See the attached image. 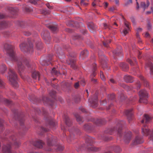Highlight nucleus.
Masks as SVG:
<instances>
[{
    "label": "nucleus",
    "instance_id": "1",
    "mask_svg": "<svg viewBox=\"0 0 153 153\" xmlns=\"http://www.w3.org/2000/svg\"><path fill=\"white\" fill-rule=\"evenodd\" d=\"M4 48L7 55H8L13 60L16 61V63L18 67L22 66L23 67L25 66L31 67L36 66L35 64H32L27 59H25L23 62H22L21 60L18 59L16 56L14 51V47L11 45L6 43L4 45Z\"/></svg>",
    "mask_w": 153,
    "mask_h": 153
},
{
    "label": "nucleus",
    "instance_id": "2",
    "mask_svg": "<svg viewBox=\"0 0 153 153\" xmlns=\"http://www.w3.org/2000/svg\"><path fill=\"white\" fill-rule=\"evenodd\" d=\"M8 73L9 75L8 79L10 83L15 88H17L18 86V85L16 81L17 78L16 74L11 69H9Z\"/></svg>",
    "mask_w": 153,
    "mask_h": 153
},
{
    "label": "nucleus",
    "instance_id": "3",
    "mask_svg": "<svg viewBox=\"0 0 153 153\" xmlns=\"http://www.w3.org/2000/svg\"><path fill=\"white\" fill-rule=\"evenodd\" d=\"M20 47L21 51L24 52L31 53L33 51V46L31 43H29V45H27L23 43L20 45Z\"/></svg>",
    "mask_w": 153,
    "mask_h": 153
},
{
    "label": "nucleus",
    "instance_id": "4",
    "mask_svg": "<svg viewBox=\"0 0 153 153\" xmlns=\"http://www.w3.org/2000/svg\"><path fill=\"white\" fill-rule=\"evenodd\" d=\"M140 97V102L144 103H147L146 98L148 97V94L145 90H142L139 92Z\"/></svg>",
    "mask_w": 153,
    "mask_h": 153
},
{
    "label": "nucleus",
    "instance_id": "5",
    "mask_svg": "<svg viewBox=\"0 0 153 153\" xmlns=\"http://www.w3.org/2000/svg\"><path fill=\"white\" fill-rule=\"evenodd\" d=\"M124 29L123 30V33L125 35L128 33L130 30L131 25L130 23L128 22L125 20L124 21Z\"/></svg>",
    "mask_w": 153,
    "mask_h": 153
},
{
    "label": "nucleus",
    "instance_id": "6",
    "mask_svg": "<svg viewBox=\"0 0 153 153\" xmlns=\"http://www.w3.org/2000/svg\"><path fill=\"white\" fill-rule=\"evenodd\" d=\"M68 65H70L71 67H75L76 65V59L74 56H72L69 55L68 57Z\"/></svg>",
    "mask_w": 153,
    "mask_h": 153
},
{
    "label": "nucleus",
    "instance_id": "7",
    "mask_svg": "<svg viewBox=\"0 0 153 153\" xmlns=\"http://www.w3.org/2000/svg\"><path fill=\"white\" fill-rule=\"evenodd\" d=\"M99 57L101 66H102V67L107 66V59L105 56L103 55H102L100 56Z\"/></svg>",
    "mask_w": 153,
    "mask_h": 153
},
{
    "label": "nucleus",
    "instance_id": "8",
    "mask_svg": "<svg viewBox=\"0 0 153 153\" xmlns=\"http://www.w3.org/2000/svg\"><path fill=\"white\" fill-rule=\"evenodd\" d=\"M41 35L43 39L46 40L50 41L51 39V37L49 35L48 32L47 31H43L42 32Z\"/></svg>",
    "mask_w": 153,
    "mask_h": 153
},
{
    "label": "nucleus",
    "instance_id": "9",
    "mask_svg": "<svg viewBox=\"0 0 153 153\" xmlns=\"http://www.w3.org/2000/svg\"><path fill=\"white\" fill-rule=\"evenodd\" d=\"M88 27L90 31L92 32L96 28V26L92 22H89L88 24Z\"/></svg>",
    "mask_w": 153,
    "mask_h": 153
},
{
    "label": "nucleus",
    "instance_id": "10",
    "mask_svg": "<svg viewBox=\"0 0 153 153\" xmlns=\"http://www.w3.org/2000/svg\"><path fill=\"white\" fill-rule=\"evenodd\" d=\"M40 63L43 66H53L52 63L50 62H47L46 60L42 61Z\"/></svg>",
    "mask_w": 153,
    "mask_h": 153
},
{
    "label": "nucleus",
    "instance_id": "11",
    "mask_svg": "<svg viewBox=\"0 0 153 153\" xmlns=\"http://www.w3.org/2000/svg\"><path fill=\"white\" fill-rule=\"evenodd\" d=\"M88 54V51L87 50H84L82 51L80 53V58L81 59H83L84 57L87 56Z\"/></svg>",
    "mask_w": 153,
    "mask_h": 153
},
{
    "label": "nucleus",
    "instance_id": "12",
    "mask_svg": "<svg viewBox=\"0 0 153 153\" xmlns=\"http://www.w3.org/2000/svg\"><path fill=\"white\" fill-rule=\"evenodd\" d=\"M121 48L120 47L119 48H117L113 51V54L114 56L119 55L121 52Z\"/></svg>",
    "mask_w": 153,
    "mask_h": 153
},
{
    "label": "nucleus",
    "instance_id": "13",
    "mask_svg": "<svg viewBox=\"0 0 153 153\" xmlns=\"http://www.w3.org/2000/svg\"><path fill=\"white\" fill-rule=\"evenodd\" d=\"M32 77L34 79H36L37 77L38 80H39V74L38 72L37 71H34L32 73Z\"/></svg>",
    "mask_w": 153,
    "mask_h": 153
},
{
    "label": "nucleus",
    "instance_id": "14",
    "mask_svg": "<svg viewBox=\"0 0 153 153\" xmlns=\"http://www.w3.org/2000/svg\"><path fill=\"white\" fill-rule=\"evenodd\" d=\"M124 78L126 82H132V77L129 76L125 75L124 77Z\"/></svg>",
    "mask_w": 153,
    "mask_h": 153
},
{
    "label": "nucleus",
    "instance_id": "15",
    "mask_svg": "<svg viewBox=\"0 0 153 153\" xmlns=\"http://www.w3.org/2000/svg\"><path fill=\"white\" fill-rule=\"evenodd\" d=\"M7 25V23L5 21L0 22V29L6 27Z\"/></svg>",
    "mask_w": 153,
    "mask_h": 153
},
{
    "label": "nucleus",
    "instance_id": "16",
    "mask_svg": "<svg viewBox=\"0 0 153 153\" xmlns=\"http://www.w3.org/2000/svg\"><path fill=\"white\" fill-rule=\"evenodd\" d=\"M48 27L53 32H55L57 30V27L56 26L50 25Z\"/></svg>",
    "mask_w": 153,
    "mask_h": 153
},
{
    "label": "nucleus",
    "instance_id": "17",
    "mask_svg": "<svg viewBox=\"0 0 153 153\" xmlns=\"http://www.w3.org/2000/svg\"><path fill=\"white\" fill-rule=\"evenodd\" d=\"M142 132L144 134L146 135H148V132L149 131L146 128H142Z\"/></svg>",
    "mask_w": 153,
    "mask_h": 153
},
{
    "label": "nucleus",
    "instance_id": "18",
    "mask_svg": "<svg viewBox=\"0 0 153 153\" xmlns=\"http://www.w3.org/2000/svg\"><path fill=\"white\" fill-rule=\"evenodd\" d=\"M29 2L32 4L36 5L39 3V1L38 0H29Z\"/></svg>",
    "mask_w": 153,
    "mask_h": 153
},
{
    "label": "nucleus",
    "instance_id": "19",
    "mask_svg": "<svg viewBox=\"0 0 153 153\" xmlns=\"http://www.w3.org/2000/svg\"><path fill=\"white\" fill-rule=\"evenodd\" d=\"M146 120V123H148L149 121H150V120L151 119V118L149 117L148 115H144V118Z\"/></svg>",
    "mask_w": 153,
    "mask_h": 153
},
{
    "label": "nucleus",
    "instance_id": "20",
    "mask_svg": "<svg viewBox=\"0 0 153 153\" xmlns=\"http://www.w3.org/2000/svg\"><path fill=\"white\" fill-rule=\"evenodd\" d=\"M85 0H81L80 4L82 6H85L88 5V3L84 2Z\"/></svg>",
    "mask_w": 153,
    "mask_h": 153
},
{
    "label": "nucleus",
    "instance_id": "21",
    "mask_svg": "<svg viewBox=\"0 0 153 153\" xmlns=\"http://www.w3.org/2000/svg\"><path fill=\"white\" fill-rule=\"evenodd\" d=\"M111 41L109 40L108 41H105V42H103V45L106 47H108V44L110 43Z\"/></svg>",
    "mask_w": 153,
    "mask_h": 153
},
{
    "label": "nucleus",
    "instance_id": "22",
    "mask_svg": "<svg viewBox=\"0 0 153 153\" xmlns=\"http://www.w3.org/2000/svg\"><path fill=\"white\" fill-rule=\"evenodd\" d=\"M141 6L144 9V10L146 8V6L145 3L144 2H141L140 3Z\"/></svg>",
    "mask_w": 153,
    "mask_h": 153
},
{
    "label": "nucleus",
    "instance_id": "23",
    "mask_svg": "<svg viewBox=\"0 0 153 153\" xmlns=\"http://www.w3.org/2000/svg\"><path fill=\"white\" fill-rule=\"evenodd\" d=\"M42 43L41 42H39V43L36 44V47L38 49H40L42 48Z\"/></svg>",
    "mask_w": 153,
    "mask_h": 153
},
{
    "label": "nucleus",
    "instance_id": "24",
    "mask_svg": "<svg viewBox=\"0 0 153 153\" xmlns=\"http://www.w3.org/2000/svg\"><path fill=\"white\" fill-rule=\"evenodd\" d=\"M131 110H128L125 111V113L128 116H131L132 114L131 112Z\"/></svg>",
    "mask_w": 153,
    "mask_h": 153
},
{
    "label": "nucleus",
    "instance_id": "25",
    "mask_svg": "<svg viewBox=\"0 0 153 153\" xmlns=\"http://www.w3.org/2000/svg\"><path fill=\"white\" fill-rule=\"evenodd\" d=\"M127 64L123 62H121L120 64V67H127Z\"/></svg>",
    "mask_w": 153,
    "mask_h": 153
},
{
    "label": "nucleus",
    "instance_id": "26",
    "mask_svg": "<svg viewBox=\"0 0 153 153\" xmlns=\"http://www.w3.org/2000/svg\"><path fill=\"white\" fill-rule=\"evenodd\" d=\"M3 151L4 153H9L10 152V148H4L3 149Z\"/></svg>",
    "mask_w": 153,
    "mask_h": 153
},
{
    "label": "nucleus",
    "instance_id": "27",
    "mask_svg": "<svg viewBox=\"0 0 153 153\" xmlns=\"http://www.w3.org/2000/svg\"><path fill=\"white\" fill-rule=\"evenodd\" d=\"M100 77L101 79L103 81L105 80V78L104 76L103 73L102 72L100 71Z\"/></svg>",
    "mask_w": 153,
    "mask_h": 153
},
{
    "label": "nucleus",
    "instance_id": "28",
    "mask_svg": "<svg viewBox=\"0 0 153 153\" xmlns=\"http://www.w3.org/2000/svg\"><path fill=\"white\" fill-rule=\"evenodd\" d=\"M6 70V68H0V72L1 73H4Z\"/></svg>",
    "mask_w": 153,
    "mask_h": 153
},
{
    "label": "nucleus",
    "instance_id": "29",
    "mask_svg": "<svg viewBox=\"0 0 153 153\" xmlns=\"http://www.w3.org/2000/svg\"><path fill=\"white\" fill-rule=\"evenodd\" d=\"M97 96H96L94 98V100H91V99H89V101L90 102H91V103H94V102H96L97 100Z\"/></svg>",
    "mask_w": 153,
    "mask_h": 153
},
{
    "label": "nucleus",
    "instance_id": "30",
    "mask_svg": "<svg viewBox=\"0 0 153 153\" xmlns=\"http://www.w3.org/2000/svg\"><path fill=\"white\" fill-rule=\"evenodd\" d=\"M147 67H153V64L150 61L148 62V63H147Z\"/></svg>",
    "mask_w": 153,
    "mask_h": 153
},
{
    "label": "nucleus",
    "instance_id": "31",
    "mask_svg": "<svg viewBox=\"0 0 153 153\" xmlns=\"http://www.w3.org/2000/svg\"><path fill=\"white\" fill-rule=\"evenodd\" d=\"M9 10H11L13 12L12 13H15L16 11L17 10L14 9L13 7H11L10 8Z\"/></svg>",
    "mask_w": 153,
    "mask_h": 153
},
{
    "label": "nucleus",
    "instance_id": "32",
    "mask_svg": "<svg viewBox=\"0 0 153 153\" xmlns=\"http://www.w3.org/2000/svg\"><path fill=\"white\" fill-rule=\"evenodd\" d=\"M127 61L130 64L131 66H132L133 65V62H132V61L131 60V59H127Z\"/></svg>",
    "mask_w": 153,
    "mask_h": 153
},
{
    "label": "nucleus",
    "instance_id": "33",
    "mask_svg": "<svg viewBox=\"0 0 153 153\" xmlns=\"http://www.w3.org/2000/svg\"><path fill=\"white\" fill-rule=\"evenodd\" d=\"M80 84L83 86H84L85 85V81L84 79H82L80 82Z\"/></svg>",
    "mask_w": 153,
    "mask_h": 153
},
{
    "label": "nucleus",
    "instance_id": "34",
    "mask_svg": "<svg viewBox=\"0 0 153 153\" xmlns=\"http://www.w3.org/2000/svg\"><path fill=\"white\" fill-rule=\"evenodd\" d=\"M76 120L78 122L80 123V122H82V118L79 117H77Z\"/></svg>",
    "mask_w": 153,
    "mask_h": 153
},
{
    "label": "nucleus",
    "instance_id": "35",
    "mask_svg": "<svg viewBox=\"0 0 153 153\" xmlns=\"http://www.w3.org/2000/svg\"><path fill=\"white\" fill-rule=\"evenodd\" d=\"M147 27L148 29L149 30H150L151 28V25L149 23H148L147 25Z\"/></svg>",
    "mask_w": 153,
    "mask_h": 153
},
{
    "label": "nucleus",
    "instance_id": "36",
    "mask_svg": "<svg viewBox=\"0 0 153 153\" xmlns=\"http://www.w3.org/2000/svg\"><path fill=\"white\" fill-rule=\"evenodd\" d=\"M130 19H131V21L132 22L133 24H135V20L134 19V18L133 17H131L130 18Z\"/></svg>",
    "mask_w": 153,
    "mask_h": 153
},
{
    "label": "nucleus",
    "instance_id": "37",
    "mask_svg": "<svg viewBox=\"0 0 153 153\" xmlns=\"http://www.w3.org/2000/svg\"><path fill=\"white\" fill-rule=\"evenodd\" d=\"M79 87V82H76L74 85V87L76 88H77Z\"/></svg>",
    "mask_w": 153,
    "mask_h": 153
},
{
    "label": "nucleus",
    "instance_id": "38",
    "mask_svg": "<svg viewBox=\"0 0 153 153\" xmlns=\"http://www.w3.org/2000/svg\"><path fill=\"white\" fill-rule=\"evenodd\" d=\"M111 1L113 2L114 1L116 4H119V0H112Z\"/></svg>",
    "mask_w": 153,
    "mask_h": 153
},
{
    "label": "nucleus",
    "instance_id": "39",
    "mask_svg": "<svg viewBox=\"0 0 153 153\" xmlns=\"http://www.w3.org/2000/svg\"><path fill=\"white\" fill-rule=\"evenodd\" d=\"M90 66L91 67H96L97 66L96 64L95 63H91Z\"/></svg>",
    "mask_w": 153,
    "mask_h": 153
},
{
    "label": "nucleus",
    "instance_id": "40",
    "mask_svg": "<svg viewBox=\"0 0 153 153\" xmlns=\"http://www.w3.org/2000/svg\"><path fill=\"white\" fill-rule=\"evenodd\" d=\"M4 17L5 16L3 14L0 13V19L4 18Z\"/></svg>",
    "mask_w": 153,
    "mask_h": 153
},
{
    "label": "nucleus",
    "instance_id": "41",
    "mask_svg": "<svg viewBox=\"0 0 153 153\" xmlns=\"http://www.w3.org/2000/svg\"><path fill=\"white\" fill-rule=\"evenodd\" d=\"M46 5L47 6V7L49 8V9H52V7L51 6H50L49 3L47 4Z\"/></svg>",
    "mask_w": 153,
    "mask_h": 153
},
{
    "label": "nucleus",
    "instance_id": "42",
    "mask_svg": "<svg viewBox=\"0 0 153 153\" xmlns=\"http://www.w3.org/2000/svg\"><path fill=\"white\" fill-rule=\"evenodd\" d=\"M48 59L49 60L51 61L52 60L53 58V56L52 55H49L48 56Z\"/></svg>",
    "mask_w": 153,
    "mask_h": 153
},
{
    "label": "nucleus",
    "instance_id": "43",
    "mask_svg": "<svg viewBox=\"0 0 153 153\" xmlns=\"http://www.w3.org/2000/svg\"><path fill=\"white\" fill-rule=\"evenodd\" d=\"M80 37V36H74V38L73 39H78Z\"/></svg>",
    "mask_w": 153,
    "mask_h": 153
},
{
    "label": "nucleus",
    "instance_id": "44",
    "mask_svg": "<svg viewBox=\"0 0 153 153\" xmlns=\"http://www.w3.org/2000/svg\"><path fill=\"white\" fill-rule=\"evenodd\" d=\"M149 1L148 0H147L146 1V8H147L149 6Z\"/></svg>",
    "mask_w": 153,
    "mask_h": 153
},
{
    "label": "nucleus",
    "instance_id": "45",
    "mask_svg": "<svg viewBox=\"0 0 153 153\" xmlns=\"http://www.w3.org/2000/svg\"><path fill=\"white\" fill-rule=\"evenodd\" d=\"M128 68H122V70L124 71H126L128 70Z\"/></svg>",
    "mask_w": 153,
    "mask_h": 153
},
{
    "label": "nucleus",
    "instance_id": "46",
    "mask_svg": "<svg viewBox=\"0 0 153 153\" xmlns=\"http://www.w3.org/2000/svg\"><path fill=\"white\" fill-rule=\"evenodd\" d=\"M142 29L140 28H139L137 29V32H140L142 31Z\"/></svg>",
    "mask_w": 153,
    "mask_h": 153
},
{
    "label": "nucleus",
    "instance_id": "47",
    "mask_svg": "<svg viewBox=\"0 0 153 153\" xmlns=\"http://www.w3.org/2000/svg\"><path fill=\"white\" fill-rule=\"evenodd\" d=\"M30 34V33L29 32H26V33H25V35L27 36H29Z\"/></svg>",
    "mask_w": 153,
    "mask_h": 153
},
{
    "label": "nucleus",
    "instance_id": "48",
    "mask_svg": "<svg viewBox=\"0 0 153 153\" xmlns=\"http://www.w3.org/2000/svg\"><path fill=\"white\" fill-rule=\"evenodd\" d=\"M136 4H137L136 9L137 10H138L139 8V4L137 2Z\"/></svg>",
    "mask_w": 153,
    "mask_h": 153
},
{
    "label": "nucleus",
    "instance_id": "49",
    "mask_svg": "<svg viewBox=\"0 0 153 153\" xmlns=\"http://www.w3.org/2000/svg\"><path fill=\"white\" fill-rule=\"evenodd\" d=\"M108 5V3L107 2H105L104 6L105 8H106Z\"/></svg>",
    "mask_w": 153,
    "mask_h": 153
},
{
    "label": "nucleus",
    "instance_id": "50",
    "mask_svg": "<svg viewBox=\"0 0 153 153\" xmlns=\"http://www.w3.org/2000/svg\"><path fill=\"white\" fill-rule=\"evenodd\" d=\"M110 81L112 83H115V81H114V79H111L110 80Z\"/></svg>",
    "mask_w": 153,
    "mask_h": 153
},
{
    "label": "nucleus",
    "instance_id": "51",
    "mask_svg": "<svg viewBox=\"0 0 153 153\" xmlns=\"http://www.w3.org/2000/svg\"><path fill=\"white\" fill-rule=\"evenodd\" d=\"M74 24V22L73 21H72L71 24H70L69 23L68 24V25L69 26H73V25Z\"/></svg>",
    "mask_w": 153,
    "mask_h": 153
},
{
    "label": "nucleus",
    "instance_id": "52",
    "mask_svg": "<svg viewBox=\"0 0 153 153\" xmlns=\"http://www.w3.org/2000/svg\"><path fill=\"white\" fill-rule=\"evenodd\" d=\"M141 53L140 52H139L138 56V58L139 59H140L141 58Z\"/></svg>",
    "mask_w": 153,
    "mask_h": 153
},
{
    "label": "nucleus",
    "instance_id": "53",
    "mask_svg": "<svg viewBox=\"0 0 153 153\" xmlns=\"http://www.w3.org/2000/svg\"><path fill=\"white\" fill-rule=\"evenodd\" d=\"M103 26L105 28H107L108 27L107 25L105 23L104 24Z\"/></svg>",
    "mask_w": 153,
    "mask_h": 153
},
{
    "label": "nucleus",
    "instance_id": "54",
    "mask_svg": "<svg viewBox=\"0 0 153 153\" xmlns=\"http://www.w3.org/2000/svg\"><path fill=\"white\" fill-rule=\"evenodd\" d=\"M3 85L2 82L0 79V86H1Z\"/></svg>",
    "mask_w": 153,
    "mask_h": 153
},
{
    "label": "nucleus",
    "instance_id": "55",
    "mask_svg": "<svg viewBox=\"0 0 153 153\" xmlns=\"http://www.w3.org/2000/svg\"><path fill=\"white\" fill-rule=\"evenodd\" d=\"M149 33H146V34H145V36L146 37H149Z\"/></svg>",
    "mask_w": 153,
    "mask_h": 153
},
{
    "label": "nucleus",
    "instance_id": "56",
    "mask_svg": "<svg viewBox=\"0 0 153 153\" xmlns=\"http://www.w3.org/2000/svg\"><path fill=\"white\" fill-rule=\"evenodd\" d=\"M139 33V32H137L136 33V36L137 38H139V33Z\"/></svg>",
    "mask_w": 153,
    "mask_h": 153
},
{
    "label": "nucleus",
    "instance_id": "57",
    "mask_svg": "<svg viewBox=\"0 0 153 153\" xmlns=\"http://www.w3.org/2000/svg\"><path fill=\"white\" fill-rule=\"evenodd\" d=\"M92 5L93 7H94L96 5V3L94 1L92 3Z\"/></svg>",
    "mask_w": 153,
    "mask_h": 153
},
{
    "label": "nucleus",
    "instance_id": "58",
    "mask_svg": "<svg viewBox=\"0 0 153 153\" xmlns=\"http://www.w3.org/2000/svg\"><path fill=\"white\" fill-rule=\"evenodd\" d=\"M91 80L94 82H96L97 81V80L94 79H92Z\"/></svg>",
    "mask_w": 153,
    "mask_h": 153
},
{
    "label": "nucleus",
    "instance_id": "59",
    "mask_svg": "<svg viewBox=\"0 0 153 153\" xmlns=\"http://www.w3.org/2000/svg\"><path fill=\"white\" fill-rule=\"evenodd\" d=\"M2 67H5L6 66L5 65V64H2V65L1 66Z\"/></svg>",
    "mask_w": 153,
    "mask_h": 153
},
{
    "label": "nucleus",
    "instance_id": "60",
    "mask_svg": "<svg viewBox=\"0 0 153 153\" xmlns=\"http://www.w3.org/2000/svg\"><path fill=\"white\" fill-rule=\"evenodd\" d=\"M151 12L150 11H147L146 12V14H149L151 13Z\"/></svg>",
    "mask_w": 153,
    "mask_h": 153
},
{
    "label": "nucleus",
    "instance_id": "61",
    "mask_svg": "<svg viewBox=\"0 0 153 153\" xmlns=\"http://www.w3.org/2000/svg\"><path fill=\"white\" fill-rule=\"evenodd\" d=\"M133 59L134 61L135 62H136V58L135 57H133Z\"/></svg>",
    "mask_w": 153,
    "mask_h": 153
},
{
    "label": "nucleus",
    "instance_id": "62",
    "mask_svg": "<svg viewBox=\"0 0 153 153\" xmlns=\"http://www.w3.org/2000/svg\"><path fill=\"white\" fill-rule=\"evenodd\" d=\"M129 1L130 3H132V0H129Z\"/></svg>",
    "mask_w": 153,
    "mask_h": 153
},
{
    "label": "nucleus",
    "instance_id": "63",
    "mask_svg": "<svg viewBox=\"0 0 153 153\" xmlns=\"http://www.w3.org/2000/svg\"><path fill=\"white\" fill-rule=\"evenodd\" d=\"M151 59L152 60H153V56H152L151 57Z\"/></svg>",
    "mask_w": 153,
    "mask_h": 153
},
{
    "label": "nucleus",
    "instance_id": "64",
    "mask_svg": "<svg viewBox=\"0 0 153 153\" xmlns=\"http://www.w3.org/2000/svg\"><path fill=\"white\" fill-rule=\"evenodd\" d=\"M150 71H152L153 70V68H150Z\"/></svg>",
    "mask_w": 153,
    "mask_h": 153
}]
</instances>
